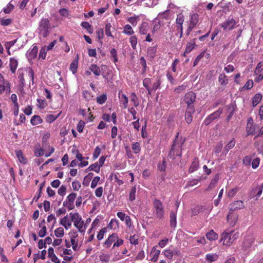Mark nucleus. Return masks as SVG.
I'll return each mask as SVG.
<instances>
[{"mask_svg": "<svg viewBox=\"0 0 263 263\" xmlns=\"http://www.w3.org/2000/svg\"><path fill=\"white\" fill-rule=\"evenodd\" d=\"M238 236V232L234 233L233 231H226L221 234L220 241H223V245L224 246H230Z\"/></svg>", "mask_w": 263, "mask_h": 263, "instance_id": "f257e3e1", "label": "nucleus"}, {"mask_svg": "<svg viewBox=\"0 0 263 263\" xmlns=\"http://www.w3.org/2000/svg\"><path fill=\"white\" fill-rule=\"evenodd\" d=\"M182 144V142L178 140L177 137L174 141L169 153V157L171 158L174 159L177 156H181Z\"/></svg>", "mask_w": 263, "mask_h": 263, "instance_id": "f03ea898", "label": "nucleus"}, {"mask_svg": "<svg viewBox=\"0 0 263 263\" xmlns=\"http://www.w3.org/2000/svg\"><path fill=\"white\" fill-rule=\"evenodd\" d=\"M71 221L73 222L74 226L78 229L79 232L83 233L85 231L86 227L84 226V222L81 216L78 213H70Z\"/></svg>", "mask_w": 263, "mask_h": 263, "instance_id": "7ed1b4c3", "label": "nucleus"}, {"mask_svg": "<svg viewBox=\"0 0 263 263\" xmlns=\"http://www.w3.org/2000/svg\"><path fill=\"white\" fill-rule=\"evenodd\" d=\"M50 24L48 18H42L39 23L38 30L40 34L44 37H47L49 33Z\"/></svg>", "mask_w": 263, "mask_h": 263, "instance_id": "20e7f679", "label": "nucleus"}, {"mask_svg": "<svg viewBox=\"0 0 263 263\" xmlns=\"http://www.w3.org/2000/svg\"><path fill=\"white\" fill-rule=\"evenodd\" d=\"M154 213L159 219H162L164 217V208L162 202L158 199H155L153 202Z\"/></svg>", "mask_w": 263, "mask_h": 263, "instance_id": "39448f33", "label": "nucleus"}, {"mask_svg": "<svg viewBox=\"0 0 263 263\" xmlns=\"http://www.w3.org/2000/svg\"><path fill=\"white\" fill-rule=\"evenodd\" d=\"M76 197V193H70L67 196L66 200L63 202V206L67 208L69 210H73L74 208V201Z\"/></svg>", "mask_w": 263, "mask_h": 263, "instance_id": "423d86ee", "label": "nucleus"}, {"mask_svg": "<svg viewBox=\"0 0 263 263\" xmlns=\"http://www.w3.org/2000/svg\"><path fill=\"white\" fill-rule=\"evenodd\" d=\"M254 240L255 238L253 234H249L246 236L242 246V250L246 252L250 251Z\"/></svg>", "mask_w": 263, "mask_h": 263, "instance_id": "0eeeda50", "label": "nucleus"}, {"mask_svg": "<svg viewBox=\"0 0 263 263\" xmlns=\"http://www.w3.org/2000/svg\"><path fill=\"white\" fill-rule=\"evenodd\" d=\"M237 24L236 21L233 18H229L224 22H223L221 25L222 27L225 31H230L233 29Z\"/></svg>", "mask_w": 263, "mask_h": 263, "instance_id": "6e6552de", "label": "nucleus"}, {"mask_svg": "<svg viewBox=\"0 0 263 263\" xmlns=\"http://www.w3.org/2000/svg\"><path fill=\"white\" fill-rule=\"evenodd\" d=\"M254 74L256 76L254 79L255 82L259 83L263 80V68L261 62L257 64L254 70Z\"/></svg>", "mask_w": 263, "mask_h": 263, "instance_id": "1a4fd4ad", "label": "nucleus"}, {"mask_svg": "<svg viewBox=\"0 0 263 263\" xmlns=\"http://www.w3.org/2000/svg\"><path fill=\"white\" fill-rule=\"evenodd\" d=\"M196 95L193 91L186 93L183 98V101L187 105V107H194L192 104L195 101Z\"/></svg>", "mask_w": 263, "mask_h": 263, "instance_id": "9d476101", "label": "nucleus"}, {"mask_svg": "<svg viewBox=\"0 0 263 263\" xmlns=\"http://www.w3.org/2000/svg\"><path fill=\"white\" fill-rule=\"evenodd\" d=\"M222 109L221 108H219L217 110H216L214 112L210 114L204 120V121H203L204 124L205 125H209L215 119L219 118L220 115L222 113Z\"/></svg>", "mask_w": 263, "mask_h": 263, "instance_id": "9b49d317", "label": "nucleus"}, {"mask_svg": "<svg viewBox=\"0 0 263 263\" xmlns=\"http://www.w3.org/2000/svg\"><path fill=\"white\" fill-rule=\"evenodd\" d=\"M185 16L182 12L179 13L175 20V29H181L183 27V24L184 22Z\"/></svg>", "mask_w": 263, "mask_h": 263, "instance_id": "f8f14e48", "label": "nucleus"}, {"mask_svg": "<svg viewBox=\"0 0 263 263\" xmlns=\"http://www.w3.org/2000/svg\"><path fill=\"white\" fill-rule=\"evenodd\" d=\"M237 219L238 215L234 213V211H230L227 216V221L230 225L233 227L236 224Z\"/></svg>", "mask_w": 263, "mask_h": 263, "instance_id": "ddd939ff", "label": "nucleus"}, {"mask_svg": "<svg viewBox=\"0 0 263 263\" xmlns=\"http://www.w3.org/2000/svg\"><path fill=\"white\" fill-rule=\"evenodd\" d=\"M117 239V233H112L111 235H110L108 238L105 240L104 246L106 248H109L111 245L115 242V240Z\"/></svg>", "mask_w": 263, "mask_h": 263, "instance_id": "4468645a", "label": "nucleus"}, {"mask_svg": "<svg viewBox=\"0 0 263 263\" xmlns=\"http://www.w3.org/2000/svg\"><path fill=\"white\" fill-rule=\"evenodd\" d=\"M195 112L194 107H187L185 114V119L186 122L190 124L191 123L193 119L192 115Z\"/></svg>", "mask_w": 263, "mask_h": 263, "instance_id": "2eb2a0df", "label": "nucleus"}, {"mask_svg": "<svg viewBox=\"0 0 263 263\" xmlns=\"http://www.w3.org/2000/svg\"><path fill=\"white\" fill-rule=\"evenodd\" d=\"M244 207L243 202L241 200H237L233 202L230 205V211H234L243 209Z\"/></svg>", "mask_w": 263, "mask_h": 263, "instance_id": "dca6fc26", "label": "nucleus"}, {"mask_svg": "<svg viewBox=\"0 0 263 263\" xmlns=\"http://www.w3.org/2000/svg\"><path fill=\"white\" fill-rule=\"evenodd\" d=\"M38 52V48L36 46H33V47L29 50L26 53L27 58L29 60H32L36 57L37 53Z\"/></svg>", "mask_w": 263, "mask_h": 263, "instance_id": "f3484780", "label": "nucleus"}, {"mask_svg": "<svg viewBox=\"0 0 263 263\" xmlns=\"http://www.w3.org/2000/svg\"><path fill=\"white\" fill-rule=\"evenodd\" d=\"M160 253V250L157 249V246H154L151 252L150 256L152 257L151 260L156 262Z\"/></svg>", "mask_w": 263, "mask_h": 263, "instance_id": "a211bd4d", "label": "nucleus"}, {"mask_svg": "<svg viewBox=\"0 0 263 263\" xmlns=\"http://www.w3.org/2000/svg\"><path fill=\"white\" fill-rule=\"evenodd\" d=\"M4 80L3 76L0 74V94L2 93L4 91H6L7 93H9L10 92V87L8 84L6 86L4 85Z\"/></svg>", "mask_w": 263, "mask_h": 263, "instance_id": "6ab92c4d", "label": "nucleus"}, {"mask_svg": "<svg viewBox=\"0 0 263 263\" xmlns=\"http://www.w3.org/2000/svg\"><path fill=\"white\" fill-rule=\"evenodd\" d=\"M48 257L51 259V261L54 263H60V259L57 257L54 253V249L52 247L48 249Z\"/></svg>", "mask_w": 263, "mask_h": 263, "instance_id": "aec40b11", "label": "nucleus"}, {"mask_svg": "<svg viewBox=\"0 0 263 263\" xmlns=\"http://www.w3.org/2000/svg\"><path fill=\"white\" fill-rule=\"evenodd\" d=\"M195 46V39H193L190 42L186 44L185 51L183 53V56L185 57L186 54L189 53L194 48Z\"/></svg>", "mask_w": 263, "mask_h": 263, "instance_id": "412c9836", "label": "nucleus"}, {"mask_svg": "<svg viewBox=\"0 0 263 263\" xmlns=\"http://www.w3.org/2000/svg\"><path fill=\"white\" fill-rule=\"evenodd\" d=\"M71 220H70L67 216L62 218L60 220V224H62L66 229H68L71 226Z\"/></svg>", "mask_w": 263, "mask_h": 263, "instance_id": "4be33fe9", "label": "nucleus"}, {"mask_svg": "<svg viewBox=\"0 0 263 263\" xmlns=\"http://www.w3.org/2000/svg\"><path fill=\"white\" fill-rule=\"evenodd\" d=\"M15 154L20 163L24 164L27 163V160L26 158L23 155V153L21 150L16 151Z\"/></svg>", "mask_w": 263, "mask_h": 263, "instance_id": "5701e85b", "label": "nucleus"}, {"mask_svg": "<svg viewBox=\"0 0 263 263\" xmlns=\"http://www.w3.org/2000/svg\"><path fill=\"white\" fill-rule=\"evenodd\" d=\"M18 62L17 60L13 58H11L10 59L9 66L11 71L12 73H14L15 70L17 67Z\"/></svg>", "mask_w": 263, "mask_h": 263, "instance_id": "b1692460", "label": "nucleus"}, {"mask_svg": "<svg viewBox=\"0 0 263 263\" xmlns=\"http://www.w3.org/2000/svg\"><path fill=\"white\" fill-rule=\"evenodd\" d=\"M89 70L93 72L96 76H99L101 75L100 67L96 64H91L89 67Z\"/></svg>", "mask_w": 263, "mask_h": 263, "instance_id": "393cba45", "label": "nucleus"}, {"mask_svg": "<svg viewBox=\"0 0 263 263\" xmlns=\"http://www.w3.org/2000/svg\"><path fill=\"white\" fill-rule=\"evenodd\" d=\"M206 238L210 241H214L218 239V235L213 230H211L205 235Z\"/></svg>", "mask_w": 263, "mask_h": 263, "instance_id": "a878e982", "label": "nucleus"}, {"mask_svg": "<svg viewBox=\"0 0 263 263\" xmlns=\"http://www.w3.org/2000/svg\"><path fill=\"white\" fill-rule=\"evenodd\" d=\"M199 22V15L196 13H193L191 15L190 24L192 26H196Z\"/></svg>", "mask_w": 263, "mask_h": 263, "instance_id": "bb28decb", "label": "nucleus"}, {"mask_svg": "<svg viewBox=\"0 0 263 263\" xmlns=\"http://www.w3.org/2000/svg\"><path fill=\"white\" fill-rule=\"evenodd\" d=\"M176 213L177 211L175 212L172 211L170 213V224L173 228H175L177 224Z\"/></svg>", "mask_w": 263, "mask_h": 263, "instance_id": "cd10ccee", "label": "nucleus"}, {"mask_svg": "<svg viewBox=\"0 0 263 263\" xmlns=\"http://www.w3.org/2000/svg\"><path fill=\"white\" fill-rule=\"evenodd\" d=\"M119 95H120V93H119ZM119 97L120 104L123 105V108H126L127 107L128 103V99L127 96L124 94H122L121 96H119Z\"/></svg>", "mask_w": 263, "mask_h": 263, "instance_id": "c85d7f7f", "label": "nucleus"}, {"mask_svg": "<svg viewBox=\"0 0 263 263\" xmlns=\"http://www.w3.org/2000/svg\"><path fill=\"white\" fill-rule=\"evenodd\" d=\"M43 120L40 116L34 115L32 117L30 122L32 125H36L42 123Z\"/></svg>", "mask_w": 263, "mask_h": 263, "instance_id": "c756f323", "label": "nucleus"}, {"mask_svg": "<svg viewBox=\"0 0 263 263\" xmlns=\"http://www.w3.org/2000/svg\"><path fill=\"white\" fill-rule=\"evenodd\" d=\"M219 179V177L218 175H216L213 179H212L211 181V182L209 185V186L207 187V189L205 190L206 191H210L212 189L215 187L216 184L217 183L218 180Z\"/></svg>", "mask_w": 263, "mask_h": 263, "instance_id": "7c9ffc66", "label": "nucleus"}, {"mask_svg": "<svg viewBox=\"0 0 263 263\" xmlns=\"http://www.w3.org/2000/svg\"><path fill=\"white\" fill-rule=\"evenodd\" d=\"M45 222V220H43L42 222L39 224L40 228H42L39 232V235L40 237H45L47 233L46 227L44 226H42V224L44 223Z\"/></svg>", "mask_w": 263, "mask_h": 263, "instance_id": "2f4dec72", "label": "nucleus"}, {"mask_svg": "<svg viewBox=\"0 0 263 263\" xmlns=\"http://www.w3.org/2000/svg\"><path fill=\"white\" fill-rule=\"evenodd\" d=\"M218 258V255L216 254H207L205 256V260L209 263L216 261Z\"/></svg>", "mask_w": 263, "mask_h": 263, "instance_id": "473e14b6", "label": "nucleus"}, {"mask_svg": "<svg viewBox=\"0 0 263 263\" xmlns=\"http://www.w3.org/2000/svg\"><path fill=\"white\" fill-rule=\"evenodd\" d=\"M257 126L256 124L250 125V126L247 125L246 132L248 135H253L255 134V130Z\"/></svg>", "mask_w": 263, "mask_h": 263, "instance_id": "72a5a7b5", "label": "nucleus"}, {"mask_svg": "<svg viewBox=\"0 0 263 263\" xmlns=\"http://www.w3.org/2000/svg\"><path fill=\"white\" fill-rule=\"evenodd\" d=\"M262 95L259 93H257L255 95L252 99V105L253 107L256 106L261 100Z\"/></svg>", "mask_w": 263, "mask_h": 263, "instance_id": "f704fd0d", "label": "nucleus"}, {"mask_svg": "<svg viewBox=\"0 0 263 263\" xmlns=\"http://www.w3.org/2000/svg\"><path fill=\"white\" fill-rule=\"evenodd\" d=\"M156 51L157 47L156 46L148 48L147 50V56L151 59H153L156 55Z\"/></svg>", "mask_w": 263, "mask_h": 263, "instance_id": "c9c22d12", "label": "nucleus"}, {"mask_svg": "<svg viewBox=\"0 0 263 263\" xmlns=\"http://www.w3.org/2000/svg\"><path fill=\"white\" fill-rule=\"evenodd\" d=\"M132 148L135 154L140 153L141 151V146L138 142H134L132 144Z\"/></svg>", "mask_w": 263, "mask_h": 263, "instance_id": "e433bc0d", "label": "nucleus"}, {"mask_svg": "<svg viewBox=\"0 0 263 263\" xmlns=\"http://www.w3.org/2000/svg\"><path fill=\"white\" fill-rule=\"evenodd\" d=\"M140 20L139 15H134L127 18V21L130 23L133 26L137 25L138 22Z\"/></svg>", "mask_w": 263, "mask_h": 263, "instance_id": "4c0bfd02", "label": "nucleus"}, {"mask_svg": "<svg viewBox=\"0 0 263 263\" xmlns=\"http://www.w3.org/2000/svg\"><path fill=\"white\" fill-rule=\"evenodd\" d=\"M123 32L127 35H131L134 34V32L132 26L128 24L126 25L123 28Z\"/></svg>", "mask_w": 263, "mask_h": 263, "instance_id": "58836bf2", "label": "nucleus"}, {"mask_svg": "<svg viewBox=\"0 0 263 263\" xmlns=\"http://www.w3.org/2000/svg\"><path fill=\"white\" fill-rule=\"evenodd\" d=\"M130 101L133 103L134 107H137L139 105V102L137 96L135 92H132L130 95Z\"/></svg>", "mask_w": 263, "mask_h": 263, "instance_id": "ea45409f", "label": "nucleus"}, {"mask_svg": "<svg viewBox=\"0 0 263 263\" xmlns=\"http://www.w3.org/2000/svg\"><path fill=\"white\" fill-rule=\"evenodd\" d=\"M112 26L110 23H107L105 27V32L106 36L114 38V36L111 34V28Z\"/></svg>", "mask_w": 263, "mask_h": 263, "instance_id": "a19ab883", "label": "nucleus"}, {"mask_svg": "<svg viewBox=\"0 0 263 263\" xmlns=\"http://www.w3.org/2000/svg\"><path fill=\"white\" fill-rule=\"evenodd\" d=\"M218 82L221 85H227L228 83V80L227 79V76L223 73L220 74L218 77Z\"/></svg>", "mask_w": 263, "mask_h": 263, "instance_id": "79ce46f5", "label": "nucleus"}, {"mask_svg": "<svg viewBox=\"0 0 263 263\" xmlns=\"http://www.w3.org/2000/svg\"><path fill=\"white\" fill-rule=\"evenodd\" d=\"M148 24L146 22H143L140 27L139 31L142 34H146L148 31Z\"/></svg>", "mask_w": 263, "mask_h": 263, "instance_id": "37998d69", "label": "nucleus"}, {"mask_svg": "<svg viewBox=\"0 0 263 263\" xmlns=\"http://www.w3.org/2000/svg\"><path fill=\"white\" fill-rule=\"evenodd\" d=\"M61 112L57 114H49L47 116V122L51 123L55 120L60 115Z\"/></svg>", "mask_w": 263, "mask_h": 263, "instance_id": "c03bdc74", "label": "nucleus"}, {"mask_svg": "<svg viewBox=\"0 0 263 263\" xmlns=\"http://www.w3.org/2000/svg\"><path fill=\"white\" fill-rule=\"evenodd\" d=\"M253 84L254 83L252 80L250 79L248 80L245 85L242 87L241 90L251 89L253 87Z\"/></svg>", "mask_w": 263, "mask_h": 263, "instance_id": "a18cd8bd", "label": "nucleus"}, {"mask_svg": "<svg viewBox=\"0 0 263 263\" xmlns=\"http://www.w3.org/2000/svg\"><path fill=\"white\" fill-rule=\"evenodd\" d=\"M161 26L160 24V21L158 17L155 18L153 21V31H156L158 30Z\"/></svg>", "mask_w": 263, "mask_h": 263, "instance_id": "49530a36", "label": "nucleus"}, {"mask_svg": "<svg viewBox=\"0 0 263 263\" xmlns=\"http://www.w3.org/2000/svg\"><path fill=\"white\" fill-rule=\"evenodd\" d=\"M87 170L89 171H93L97 173H99L100 170V167L99 165L98 162H95V163L90 165L88 168Z\"/></svg>", "mask_w": 263, "mask_h": 263, "instance_id": "de8ad7c7", "label": "nucleus"}, {"mask_svg": "<svg viewBox=\"0 0 263 263\" xmlns=\"http://www.w3.org/2000/svg\"><path fill=\"white\" fill-rule=\"evenodd\" d=\"M171 248L172 247L171 246L167 249L164 250V251L163 252V253L165 257H166L168 259H172L173 257L172 255Z\"/></svg>", "mask_w": 263, "mask_h": 263, "instance_id": "09e8293b", "label": "nucleus"}, {"mask_svg": "<svg viewBox=\"0 0 263 263\" xmlns=\"http://www.w3.org/2000/svg\"><path fill=\"white\" fill-rule=\"evenodd\" d=\"M166 78L168 81L173 85H175L176 84V82L174 79V77L175 76V74H173L172 72L170 71H167L166 73Z\"/></svg>", "mask_w": 263, "mask_h": 263, "instance_id": "8fccbe9b", "label": "nucleus"}, {"mask_svg": "<svg viewBox=\"0 0 263 263\" xmlns=\"http://www.w3.org/2000/svg\"><path fill=\"white\" fill-rule=\"evenodd\" d=\"M170 10H167L163 12V13H159L158 15V18L159 19L161 18H164L165 20H168L170 18Z\"/></svg>", "mask_w": 263, "mask_h": 263, "instance_id": "3c124183", "label": "nucleus"}, {"mask_svg": "<svg viewBox=\"0 0 263 263\" xmlns=\"http://www.w3.org/2000/svg\"><path fill=\"white\" fill-rule=\"evenodd\" d=\"M72 153L73 154H76V157L79 161H82V160H84V159H87L88 158V157L84 158L83 157L82 155L80 153H79V152L78 149H72Z\"/></svg>", "mask_w": 263, "mask_h": 263, "instance_id": "603ef678", "label": "nucleus"}, {"mask_svg": "<svg viewBox=\"0 0 263 263\" xmlns=\"http://www.w3.org/2000/svg\"><path fill=\"white\" fill-rule=\"evenodd\" d=\"M107 100V96L106 94L102 95L97 98V102L99 104H104Z\"/></svg>", "mask_w": 263, "mask_h": 263, "instance_id": "864d4df0", "label": "nucleus"}, {"mask_svg": "<svg viewBox=\"0 0 263 263\" xmlns=\"http://www.w3.org/2000/svg\"><path fill=\"white\" fill-rule=\"evenodd\" d=\"M136 192V186L132 187V188L130 189L129 196V200L130 201H133L135 200Z\"/></svg>", "mask_w": 263, "mask_h": 263, "instance_id": "5fc2aeb1", "label": "nucleus"}, {"mask_svg": "<svg viewBox=\"0 0 263 263\" xmlns=\"http://www.w3.org/2000/svg\"><path fill=\"white\" fill-rule=\"evenodd\" d=\"M199 166V163L197 161H194L191 165V166L189 168V172L192 173L195 171H196L198 169V167Z\"/></svg>", "mask_w": 263, "mask_h": 263, "instance_id": "6e6d98bb", "label": "nucleus"}, {"mask_svg": "<svg viewBox=\"0 0 263 263\" xmlns=\"http://www.w3.org/2000/svg\"><path fill=\"white\" fill-rule=\"evenodd\" d=\"M235 141L234 139H233L224 147V151H226L227 153H228L229 151V150L232 149L235 146Z\"/></svg>", "mask_w": 263, "mask_h": 263, "instance_id": "4d7b16f0", "label": "nucleus"}, {"mask_svg": "<svg viewBox=\"0 0 263 263\" xmlns=\"http://www.w3.org/2000/svg\"><path fill=\"white\" fill-rule=\"evenodd\" d=\"M47 49H46V47H43L40 51L39 53V59H42V60H45L46 56Z\"/></svg>", "mask_w": 263, "mask_h": 263, "instance_id": "13d9d810", "label": "nucleus"}, {"mask_svg": "<svg viewBox=\"0 0 263 263\" xmlns=\"http://www.w3.org/2000/svg\"><path fill=\"white\" fill-rule=\"evenodd\" d=\"M78 68V61H73L70 65V69L74 74L77 72Z\"/></svg>", "mask_w": 263, "mask_h": 263, "instance_id": "bf43d9fd", "label": "nucleus"}, {"mask_svg": "<svg viewBox=\"0 0 263 263\" xmlns=\"http://www.w3.org/2000/svg\"><path fill=\"white\" fill-rule=\"evenodd\" d=\"M14 9V5L10 2L6 7L4 8L3 11L5 13H10Z\"/></svg>", "mask_w": 263, "mask_h": 263, "instance_id": "052dcab7", "label": "nucleus"}, {"mask_svg": "<svg viewBox=\"0 0 263 263\" xmlns=\"http://www.w3.org/2000/svg\"><path fill=\"white\" fill-rule=\"evenodd\" d=\"M54 234L57 237H62L64 236V229L60 227L55 230Z\"/></svg>", "mask_w": 263, "mask_h": 263, "instance_id": "680f3d73", "label": "nucleus"}, {"mask_svg": "<svg viewBox=\"0 0 263 263\" xmlns=\"http://www.w3.org/2000/svg\"><path fill=\"white\" fill-rule=\"evenodd\" d=\"M124 241L122 239L119 237L117 234V239L115 240V242L113 244L112 249L115 247H119L123 244Z\"/></svg>", "mask_w": 263, "mask_h": 263, "instance_id": "e2e57ef3", "label": "nucleus"}, {"mask_svg": "<svg viewBox=\"0 0 263 263\" xmlns=\"http://www.w3.org/2000/svg\"><path fill=\"white\" fill-rule=\"evenodd\" d=\"M140 63L142 65L143 68H142V72L145 73L146 68H147V65H146V62L145 59L144 57H142L140 59Z\"/></svg>", "mask_w": 263, "mask_h": 263, "instance_id": "0e129e2a", "label": "nucleus"}, {"mask_svg": "<svg viewBox=\"0 0 263 263\" xmlns=\"http://www.w3.org/2000/svg\"><path fill=\"white\" fill-rule=\"evenodd\" d=\"M130 243L134 245H137L139 243L138 240V236L134 235L133 236H131L129 238Z\"/></svg>", "mask_w": 263, "mask_h": 263, "instance_id": "69168bd1", "label": "nucleus"}, {"mask_svg": "<svg viewBox=\"0 0 263 263\" xmlns=\"http://www.w3.org/2000/svg\"><path fill=\"white\" fill-rule=\"evenodd\" d=\"M252 158L250 156H246L242 160L243 164L246 166H250L251 162H252Z\"/></svg>", "mask_w": 263, "mask_h": 263, "instance_id": "338daca9", "label": "nucleus"}, {"mask_svg": "<svg viewBox=\"0 0 263 263\" xmlns=\"http://www.w3.org/2000/svg\"><path fill=\"white\" fill-rule=\"evenodd\" d=\"M130 43L133 49H136L137 43V38L135 35H133L130 37Z\"/></svg>", "mask_w": 263, "mask_h": 263, "instance_id": "774afa93", "label": "nucleus"}]
</instances>
